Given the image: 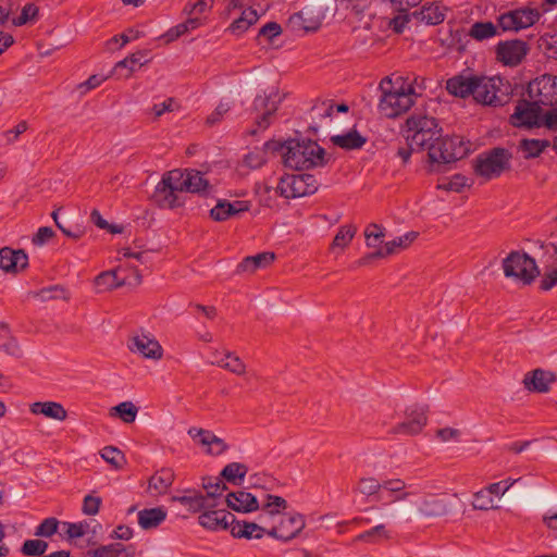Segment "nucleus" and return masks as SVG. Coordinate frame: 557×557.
<instances>
[{
	"instance_id": "1",
	"label": "nucleus",
	"mask_w": 557,
	"mask_h": 557,
	"mask_svg": "<svg viewBox=\"0 0 557 557\" xmlns=\"http://www.w3.org/2000/svg\"><path fill=\"white\" fill-rule=\"evenodd\" d=\"M306 517L290 508L283 496L267 493L263 507L255 519H234L230 535L235 540L260 541L265 537L289 543L306 529Z\"/></svg>"
},
{
	"instance_id": "2",
	"label": "nucleus",
	"mask_w": 557,
	"mask_h": 557,
	"mask_svg": "<svg viewBox=\"0 0 557 557\" xmlns=\"http://www.w3.org/2000/svg\"><path fill=\"white\" fill-rule=\"evenodd\" d=\"M209 183L203 174L196 170H172L166 172L157 184L152 199L162 208L173 209L183 205L182 194L207 191Z\"/></svg>"
},
{
	"instance_id": "3",
	"label": "nucleus",
	"mask_w": 557,
	"mask_h": 557,
	"mask_svg": "<svg viewBox=\"0 0 557 557\" xmlns=\"http://www.w3.org/2000/svg\"><path fill=\"white\" fill-rule=\"evenodd\" d=\"M201 488L206 492V500L197 518L198 524L210 532H230L235 516L226 507L224 493L227 487L220 480H202Z\"/></svg>"
},
{
	"instance_id": "4",
	"label": "nucleus",
	"mask_w": 557,
	"mask_h": 557,
	"mask_svg": "<svg viewBox=\"0 0 557 557\" xmlns=\"http://www.w3.org/2000/svg\"><path fill=\"white\" fill-rule=\"evenodd\" d=\"M441 131L442 128L434 116L422 112L412 113L401 127V136L408 148L399 149L398 156L404 162H407L413 151L429 148L440 136Z\"/></svg>"
},
{
	"instance_id": "5",
	"label": "nucleus",
	"mask_w": 557,
	"mask_h": 557,
	"mask_svg": "<svg viewBox=\"0 0 557 557\" xmlns=\"http://www.w3.org/2000/svg\"><path fill=\"white\" fill-rule=\"evenodd\" d=\"M424 79L407 82L397 79L388 90H384L379 102L380 113L388 119L397 117L409 110L422 95Z\"/></svg>"
},
{
	"instance_id": "6",
	"label": "nucleus",
	"mask_w": 557,
	"mask_h": 557,
	"mask_svg": "<svg viewBox=\"0 0 557 557\" xmlns=\"http://www.w3.org/2000/svg\"><path fill=\"white\" fill-rule=\"evenodd\" d=\"M285 166L295 170H308L325 164V151L310 139H288L278 143Z\"/></svg>"
},
{
	"instance_id": "7",
	"label": "nucleus",
	"mask_w": 557,
	"mask_h": 557,
	"mask_svg": "<svg viewBox=\"0 0 557 557\" xmlns=\"http://www.w3.org/2000/svg\"><path fill=\"white\" fill-rule=\"evenodd\" d=\"M510 123L516 127H546L557 131V108H543L531 99L522 100L517 103Z\"/></svg>"
},
{
	"instance_id": "8",
	"label": "nucleus",
	"mask_w": 557,
	"mask_h": 557,
	"mask_svg": "<svg viewBox=\"0 0 557 557\" xmlns=\"http://www.w3.org/2000/svg\"><path fill=\"white\" fill-rule=\"evenodd\" d=\"M394 414L398 420L389 423V433L403 436L419 435L429 423V407L422 403L399 406Z\"/></svg>"
},
{
	"instance_id": "9",
	"label": "nucleus",
	"mask_w": 557,
	"mask_h": 557,
	"mask_svg": "<svg viewBox=\"0 0 557 557\" xmlns=\"http://www.w3.org/2000/svg\"><path fill=\"white\" fill-rule=\"evenodd\" d=\"M471 143L461 136L437 137L428 150L431 170L436 171L437 166L442 164L465 158L471 151Z\"/></svg>"
},
{
	"instance_id": "10",
	"label": "nucleus",
	"mask_w": 557,
	"mask_h": 557,
	"mask_svg": "<svg viewBox=\"0 0 557 557\" xmlns=\"http://www.w3.org/2000/svg\"><path fill=\"white\" fill-rule=\"evenodd\" d=\"M127 349L131 354L152 362L161 361L165 354L157 336L146 329H137L128 336Z\"/></svg>"
},
{
	"instance_id": "11",
	"label": "nucleus",
	"mask_w": 557,
	"mask_h": 557,
	"mask_svg": "<svg viewBox=\"0 0 557 557\" xmlns=\"http://www.w3.org/2000/svg\"><path fill=\"white\" fill-rule=\"evenodd\" d=\"M504 274L517 283L529 285L540 271L533 258L524 252L513 251L503 260Z\"/></svg>"
},
{
	"instance_id": "12",
	"label": "nucleus",
	"mask_w": 557,
	"mask_h": 557,
	"mask_svg": "<svg viewBox=\"0 0 557 557\" xmlns=\"http://www.w3.org/2000/svg\"><path fill=\"white\" fill-rule=\"evenodd\" d=\"M194 446L209 457H221L230 450V445L209 429L191 426L187 431Z\"/></svg>"
},
{
	"instance_id": "13",
	"label": "nucleus",
	"mask_w": 557,
	"mask_h": 557,
	"mask_svg": "<svg viewBox=\"0 0 557 557\" xmlns=\"http://www.w3.org/2000/svg\"><path fill=\"white\" fill-rule=\"evenodd\" d=\"M282 99V95L275 87H270L256 97L253 106L257 112L256 125L258 131H264L271 125ZM252 133H257V129H253Z\"/></svg>"
},
{
	"instance_id": "14",
	"label": "nucleus",
	"mask_w": 557,
	"mask_h": 557,
	"mask_svg": "<svg viewBox=\"0 0 557 557\" xmlns=\"http://www.w3.org/2000/svg\"><path fill=\"white\" fill-rule=\"evenodd\" d=\"M213 0H191L185 7L188 17L186 22L176 25L168 33L170 39H175L189 30L201 26L206 21L208 13L212 9Z\"/></svg>"
},
{
	"instance_id": "15",
	"label": "nucleus",
	"mask_w": 557,
	"mask_h": 557,
	"mask_svg": "<svg viewBox=\"0 0 557 557\" xmlns=\"http://www.w3.org/2000/svg\"><path fill=\"white\" fill-rule=\"evenodd\" d=\"M529 98L543 108H557V76L544 74L528 86Z\"/></svg>"
},
{
	"instance_id": "16",
	"label": "nucleus",
	"mask_w": 557,
	"mask_h": 557,
	"mask_svg": "<svg viewBox=\"0 0 557 557\" xmlns=\"http://www.w3.org/2000/svg\"><path fill=\"white\" fill-rule=\"evenodd\" d=\"M277 189L284 198L293 199L314 194L318 183L310 174H287L281 178Z\"/></svg>"
},
{
	"instance_id": "17",
	"label": "nucleus",
	"mask_w": 557,
	"mask_h": 557,
	"mask_svg": "<svg viewBox=\"0 0 557 557\" xmlns=\"http://www.w3.org/2000/svg\"><path fill=\"white\" fill-rule=\"evenodd\" d=\"M540 17L541 13L536 8L523 7L500 14L497 23L504 32H519L533 26Z\"/></svg>"
},
{
	"instance_id": "18",
	"label": "nucleus",
	"mask_w": 557,
	"mask_h": 557,
	"mask_svg": "<svg viewBox=\"0 0 557 557\" xmlns=\"http://www.w3.org/2000/svg\"><path fill=\"white\" fill-rule=\"evenodd\" d=\"M102 532L101 523L96 519H84L76 522L62 521L60 534L70 543L78 539L87 537L91 543Z\"/></svg>"
},
{
	"instance_id": "19",
	"label": "nucleus",
	"mask_w": 557,
	"mask_h": 557,
	"mask_svg": "<svg viewBox=\"0 0 557 557\" xmlns=\"http://www.w3.org/2000/svg\"><path fill=\"white\" fill-rule=\"evenodd\" d=\"M226 507L238 513H251L262 511L263 497L259 499L247 490L226 491L224 493Z\"/></svg>"
},
{
	"instance_id": "20",
	"label": "nucleus",
	"mask_w": 557,
	"mask_h": 557,
	"mask_svg": "<svg viewBox=\"0 0 557 557\" xmlns=\"http://www.w3.org/2000/svg\"><path fill=\"white\" fill-rule=\"evenodd\" d=\"M503 86L504 79L500 76H478L472 96L482 104L496 106L500 103L498 92Z\"/></svg>"
},
{
	"instance_id": "21",
	"label": "nucleus",
	"mask_w": 557,
	"mask_h": 557,
	"mask_svg": "<svg viewBox=\"0 0 557 557\" xmlns=\"http://www.w3.org/2000/svg\"><path fill=\"white\" fill-rule=\"evenodd\" d=\"M209 361L211 364L237 376H244L247 373V364L244 360L236 352L224 347L210 349Z\"/></svg>"
},
{
	"instance_id": "22",
	"label": "nucleus",
	"mask_w": 557,
	"mask_h": 557,
	"mask_svg": "<svg viewBox=\"0 0 557 557\" xmlns=\"http://www.w3.org/2000/svg\"><path fill=\"white\" fill-rule=\"evenodd\" d=\"M324 18L323 5L309 4L289 17V25L294 30L310 32L318 29Z\"/></svg>"
},
{
	"instance_id": "23",
	"label": "nucleus",
	"mask_w": 557,
	"mask_h": 557,
	"mask_svg": "<svg viewBox=\"0 0 557 557\" xmlns=\"http://www.w3.org/2000/svg\"><path fill=\"white\" fill-rule=\"evenodd\" d=\"M509 156L504 149H494L476 160V173L486 178L498 176L508 165Z\"/></svg>"
},
{
	"instance_id": "24",
	"label": "nucleus",
	"mask_w": 557,
	"mask_h": 557,
	"mask_svg": "<svg viewBox=\"0 0 557 557\" xmlns=\"http://www.w3.org/2000/svg\"><path fill=\"white\" fill-rule=\"evenodd\" d=\"M357 231V226L352 223H347L338 227L327 247V253L333 260H338L347 253L356 237Z\"/></svg>"
},
{
	"instance_id": "25",
	"label": "nucleus",
	"mask_w": 557,
	"mask_h": 557,
	"mask_svg": "<svg viewBox=\"0 0 557 557\" xmlns=\"http://www.w3.org/2000/svg\"><path fill=\"white\" fill-rule=\"evenodd\" d=\"M556 374L545 369H533L528 371L522 379V385L529 393L546 394L556 382Z\"/></svg>"
},
{
	"instance_id": "26",
	"label": "nucleus",
	"mask_w": 557,
	"mask_h": 557,
	"mask_svg": "<svg viewBox=\"0 0 557 557\" xmlns=\"http://www.w3.org/2000/svg\"><path fill=\"white\" fill-rule=\"evenodd\" d=\"M528 51V45L519 39L500 41L496 47L497 59L508 66L520 64Z\"/></svg>"
},
{
	"instance_id": "27",
	"label": "nucleus",
	"mask_w": 557,
	"mask_h": 557,
	"mask_svg": "<svg viewBox=\"0 0 557 557\" xmlns=\"http://www.w3.org/2000/svg\"><path fill=\"white\" fill-rule=\"evenodd\" d=\"M249 472L247 463L242 461H231L226 463L218 476L203 478L202 480H220V482L227 487V484L233 486H242Z\"/></svg>"
},
{
	"instance_id": "28",
	"label": "nucleus",
	"mask_w": 557,
	"mask_h": 557,
	"mask_svg": "<svg viewBox=\"0 0 557 557\" xmlns=\"http://www.w3.org/2000/svg\"><path fill=\"white\" fill-rule=\"evenodd\" d=\"M28 410L35 417H42L55 422H64L69 418L65 407L54 400H38L29 404Z\"/></svg>"
},
{
	"instance_id": "29",
	"label": "nucleus",
	"mask_w": 557,
	"mask_h": 557,
	"mask_svg": "<svg viewBox=\"0 0 557 557\" xmlns=\"http://www.w3.org/2000/svg\"><path fill=\"white\" fill-rule=\"evenodd\" d=\"M174 482V472L171 469L162 468L151 474L143 486L145 493L150 497H160L169 491Z\"/></svg>"
},
{
	"instance_id": "30",
	"label": "nucleus",
	"mask_w": 557,
	"mask_h": 557,
	"mask_svg": "<svg viewBox=\"0 0 557 557\" xmlns=\"http://www.w3.org/2000/svg\"><path fill=\"white\" fill-rule=\"evenodd\" d=\"M418 512L428 517L444 516L449 511L448 499L443 495H424L416 503Z\"/></svg>"
},
{
	"instance_id": "31",
	"label": "nucleus",
	"mask_w": 557,
	"mask_h": 557,
	"mask_svg": "<svg viewBox=\"0 0 557 557\" xmlns=\"http://www.w3.org/2000/svg\"><path fill=\"white\" fill-rule=\"evenodd\" d=\"M28 264V257L23 250H14L9 247L0 249V270L16 274Z\"/></svg>"
},
{
	"instance_id": "32",
	"label": "nucleus",
	"mask_w": 557,
	"mask_h": 557,
	"mask_svg": "<svg viewBox=\"0 0 557 557\" xmlns=\"http://www.w3.org/2000/svg\"><path fill=\"white\" fill-rule=\"evenodd\" d=\"M168 518L163 506L144 508L137 512V523L144 531H151L162 525Z\"/></svg>"
},
{
	"instance_id": "33",
	"label": "nucleus",
	"mask_w": 557,
	"mask_h": 557,
	"mask_svg": "<svg viewBox=\"0 0 557 557\" xmlns=\"http://www.w3.org/2000/svg\"><path fill=\"white\" fill-rule=\"evenodd\" d=\"M148 54L144 51H137L125 59L119 61L111 74L117 78H128L134 72L148 63Z\"/></svg>"
},
{
	"instance_id": "34",
	"label": "nucleus",
	"mask_w": 557,
	"mask_h": 557,
	"mask_svg": "<svg viewBox=\"0 0 557 557\" xmlns=\"http://www.w3.org/2000/svg\"><path fill=\"white\" fill-rule=\"evenodd\" d=\"M447 9L440 2L425 3L420 10L412 13V17L425 25L441 24L446 16Z\"/></svg>"
},
{
	"instance_id": "35",
	"label": "nucleus",
	"mask_w": 557,
	"mask_h": 557,
	"mask_svg": "<svg viewBox=\"0 0 557 557\" xmlns=\"http://www.w3.org/2000/svg\"><path fill=\"white\" fill-rule=\"evenodd\" d=\"M139 413V407L132 400H124L111 406L108 411V418L129 425L135 423Z\"/></svg>"
},
{
	"instance_id": "36",
	"label": "nucleus",
	"mask_w": 557,
	"mask_h": 557,
	"mask_svg": "<svg viewBox=\"0 0 557 557\" xmlns=\"http://www.w3.org/2000/svg\"><path fill=\"white\" fill-rule=\"evenodd\" d=\"M419 233L416 231H409L403 235H399L392 240L386 242L380 250L376 252L379 257H388L397 255L404 250L410 248L413 243L418 239Z\"/></svg>"
},
{
	"instance_id": "37",
	"label": "nucleus",
	"mask_w": 557,
	"mask_h": 557,
	"mask_svg": "<svg viewBox=\"0 0 557 557\" xmlns=\"http://www.w3.org/2000/svg\"><path fill=\"white\" fill-rule=\"evenodd\" d=\"M330 140L335 147L341 149L355 150L362 148L368 138L354 127L349 131L331 136Z\"/></svg>"
},
{
	"instance_id": "38",
	"label": "nucleus",
	"mask_w": 557,
	"mask_h": 557,
	"mask_svg": "<svg viewBox=\"0 0 557 557\" xmlns=\"http://www.w3.org/2000/svg\"><path fill=\"white\" fill-rule=\"evenodd\" d=\"M91 221L98 228L109 234H121L126 227V223L115 218L111 211H94Z\"/></svg>"
},
{
	"instance_id": "39",
	"label": "nucleus",
	"mask_w": 557,
	"mask_h": 557,
	"mask_svg": "<svg viewBox=\"0 0 557 557\" xmlns=\"http://www.w3.org/2000/svg\"><path fill=\"white\" fill-rule=\"evenodd\" d=\"M475 75H457L446 82L447 91L459 98H466L473 95L476 82Z\"/></svg>"
},
{
	"instance_id": "40",
	"label": "nucleus",
	"mask_w": 557,
	"mask_h": 557,
	"mask_svg": "<svg viewBox=\"0 0 557 557\" xmlns=\"http://www.w3.org/2000/svg\"><path fill=\"white\" fill-rule=\"evenodd\" d=\"M171 500L181 504L189 512H198L199 515L206 500V492L203 490L202 492L196 490H185L174 495Z\"/></svg>"
},
{
	"instance_id": "41",
	"label": "nucleus",
	"mask_w": 557,
	"mask_h": 557,
	"mask_svg": "<svg viewBox=\"0 0 557 557\" xmlns=\"http://www.w3.org/2000/svg\"><path fill=\"white\" fill-rule=\"evenodd\" d=\"M275 260L273 252H261L256 256L246 257L237 267L239 273L252 274L259 269L271 265Z\"/></svg>"
},
{
	"instance_id": "42",
	"label": "nucleus",
	"mask_w": 557,
	"mask_h": 557,
	"mask_svg": "<svg viewBox=\"0 0 557 557\" xmlns=\"http://www.w3.org/2000/svg\"><path fill=\"white\" fill-rule=\"evenodd\" d=\"M269 151H278V141L269 140L262 147L253 148L245 156L244 163L250 169H258L265 163Z\"/></svg>"
},
{
	"instance_id": "43",
	"label": "nucleus",
	"mask_w": 557,
	"mask_h": 557,
	"mask_svg": "<svg viewBox=\"0 0 557 557\" xmlns=\"http://www.w3.org/2000/svg\"><path fill=\"white\" fill-rule=\"evenodd\" d=\"M124 284V278L119 275V270H107L94 278V287L97 293H108Z\"/></svg>"
},
{
	"instance_id": "44",
	"label": "nucleus",
	"mask_w": 557,
	"mask_h": 557,
	"mask_svg": "<svg viewBox=\"0 0 557 557\" xmlns=\"http://www.w3.org/2000/svg\"><path fill=\"white\" fill-rule=\"evenodd\" d=\"M382 491L387 493L393 502H405L411 496L407 483L400 478H388L382 481Z\"/></svg>"
},
{
	"instance_id": "45",
	"label": "nucleus",
	"mask_w": 557,
	"mask_h": 557,
	"mask_svg": "<svg viewBox=\"0 0 557 557\" xmlns=\"http://www.w3.org/2000/svg\"><path fill=\"white\" fill-rule=\"evenodd\" d=\"M100 458L114 471H122L127 466L125 454L113 445H107L99 450Z\"/></svg>"
},
{
	"instance_id": "46",
	"label": "nucleus",
	"mask_w": 557,
	"mask_h": 557,
	"mask_svg": "<svg viewBox=\"0 0 557 557\" xmlns=\"http://www.w3.org/2000/svg\"><path fill=\"white\" fill-rule=\"evenodd\" d=\"M259 16L260 13L252 8L243 9L239 16L234 17L233 23L230 25L231 33L236 36L244 34L259 20Z\"/></svg>"
},
{
	"instance_id": "47",
	"label": "nucleus",
	"mask_w": 557,
	"mask_h": 557,
	"mask_svg": "<svg viewBox=\"0 0 557 557\" xmlns=\"http://www.w3.org/2000/svg\"><path fill=\"white\" fill-rule=\"evenodd\" d=\"M53 220L66 236L77 237L82 231L79 221L72 218L71 211H55Z\"/></svg>"
},
{
	"instance_id": "48",
	"label": "nucleus",
	"mask_w": 557,
	"mask_h": 557,
	"mask_svg": "<svg viewBox=\"0 0 557 557\" xmlns=\"http://www.w3.org/2000/svg\"><path fill=\"white\" fill-rule=\"evenodd\" d=\"M157 252H159V249L137 244L122 249V256L124 258L133 259L140 264L150 263L153 255Z\"/></svg>"
},
{
	"instance_id": "49",
	"label": "nucleus",
	"mask_w": 557,
	"mask_h": 557,
	"mask_svg": "<svg viewBox=\"0 0 557 557\" xmlns=\"http://www.w3.org/2000/svg\"><path fill=\"white\" fill-rule=\"evenodd\" d=\"M334 115L335 104L330 101L315 104L311 111V117L318 127L327 125Z\"/></svg>"
},
{
	"instance_id": "50",
	"label": "nucleus",
	"mask_w": 557,
	"mask_h": 557,
	"mask_svg": "<svg viewBox=\"0 0 557 557\" xmlns=\"http://www.w3.org/2000/svg\"><path fill=\"white\" fill-rule=\"evenodd\" d=\"M366 244L370 248H376L383 244L386 236V230L383 225L377 223H370L363 231Z\"/></svg>"
},
{
	"instance_id": "51",
	"label": "nucleus",
	"mask_w": 557,
	"mask_h": 557,
	"mask_svg": "<svg viewBox=\"0 0 557 557\" xmlns=\"http://www.w3.org/2000/svg\"><path fill=\"white\" fill-rule=\"evenodd\" d=\"M392 537L391 531L384 524H379L369 531L358 535L357 541L369 544H379L388 541Z\"/></svg>"
},
{
	"instance_id": "52",
	"label": "nucleus",
	"mask_w": 557,
	"mask_h": 557,
	"mask_svg": "<svg viewBox=\"0 0 557 557\" xmlns=\"http://www.w3.org/2000/svg\"><path fill=\"white\" fill-rule=\"evenodd\" d=\"M497 34V27L492 22H476L469 30V36L478 41L493 38Z\"/></svg>"
},
{
	"instance_id": "53",
	"label": "nucleus",
	"mask_w": 557,
	"mask_h": 557,
	"mask_svg": "<svg viewBox=\"0 0 557 557\" xmlns=\"http://www.w3.org/2000/svg\"><path fill=\"white\" fill-rule=\"evenodd\" d=\"M356 491L364 496H375L382 491V481L373 476H363L358 480Z\"/></svg>"
},
{
	"instance_id": "54",
	"label": "nucleus",
	"mask_w": 557,
	"mask_h": 557,
	"mask_svg": "<svg viewBox=\"0 0 557 557\" xmlns=\"http://www.w3.org/2000/svg\"><path fill=\"white\" fill-rule=\"evenodd\" d=\"M548 146L547 140L542 139H523L519 149L525 158H535Z\"/></svg>"
},
{
	"instance_id": "55",
	"label": "nucleus",
	"mask_w": 557,
	"mask_h": 557,
	"mask_svg": "<svg viewBox=\"0 0 557 557\" xmlns=\"http://www.w3.org/2000/svg\"><path fill=\"white\" fill-rule=\"evenodd\" d=\"M540 289L544 292L552 290L554 288H557V265L556 264H548L544 268L540 282H539Z\"/></svg>"
},
{
	"instance_id": "56",
	"label": "nucleus",
	"mask_w": 557,
	"mask_h": 557,
	"mask_svg": "<svg viewBox=\"0 0 557 557\" xmlns=\"http://www.w3.org/2000/svg\"><path fill=\"white\" fill-rule=\"evenodd\" d=\"M539 47L549 59H557V30L540 37Z\"/></svg>"
},
{
	"instance_id": "57",
	"label": "nucleus",
	"mask_w": 557,
	"mask_h": 557,
	"mask_svg": "<svg viewBox=\"0 0 557 557\" xmlns=\"http://www.w3.org/2000/svg\"><path fill=\"white\" fill-rule=\"evenodd\" d=\"M28 128L26 121L18 122L13 128L7 129L0 134V146L12 145L18 140V137Z\"/></svg>"
},
{
	"instance_id": "58",
	"label": "nucleus",
	"mask_w": 557,
	"mask_h": 557,
	"mask_svg": "<svg viewBox=\"0 0 557 557\" xmlns=\"http://www.w3.org/2000/svg\"><path fill=\"white\" fill-rule=\"evenodd\" d=\"M472 507L479 510H490L496 508L494 499L490 496L485 488L473 494Z\"/></svg>"
},
{
	"instance_id": "59",
	"label": "nucleus",
	"mask_w": 557,
	"mask_h": 557,
	"mask_svg": "<svg viewBox=\"0 0 557 557\" xmlns=\"http://www.w3.org/2000/svg\"><path fill=\"white\" fill-rule=\"evenodd\" d=\"M135 38L136 34L134 33V30H128L127 33L113 36L112 38L106 41V49L108 51L121 49Z\"/></svg>"
},
{
	"instance_id": "60",
	"label": "nucleus",
	"mask_w": 557,
	"mask_h": 557,
	"mask_svg": "<svg viewBox=\"0 0 557 557\" xmlns=\"http://www.w3.org/2000/svg\"><path fill=\"white\" fill-rule=\"evenodd\" d=\"M102 499L95 494H88L84 497L82 512L86 516H96L100 511Z\"/></svg>"
},
{
	"instance_id": "61",
	"label": "nucleus",
	"mask_w": 557,
	"mask_h": 557,
	"mask_svg": "<svg viewBox=\"0 0 557 557\" xmlns=\"http://www.w3.org/2000/svg\"><path fill=\"white\" fill-rule=\"evenodd\" d=\"M48 548V544L41 540H27L22 546V553L25 556L42 555Z\"/></svg>"
},
{
	"instance_id": "62",
	"label": "nucleus",
	"mask_w": 557,
	"mask_h": 557,
	"mask_svg": "<svg viewBox=\"0 0 557 557\" xmlns=\"http://www.w3.org/2000/svg\"><path fill=\"white\" fill-rule=\"evenodd\" d=\"M124 550L120 544L101 545L89 554L91 557H119Z\"/></svg>"
},
{
	"instance_id": "63",
	"label": "nucleus",
	"mask_w": 557,
	"mask_h": 557,
	"mask_svg": "<svg viewBox=\"0 0 557 557\" xmlns=\"http://www.w3.org/2000/svg\"><path fill=\"white\" fill-rule=\"evenodd\" d=\"M61 522L54 518L45 519L37 528L36 535L50 537L55 532L60 531Z\"/></svg>"
},
{
	"instance_id": "64",
	"label": "nucleus",
	"mask_w": 557,
	"mask_h": 557,
	"mask_svg": "<svg viewBox=\"0 0 557 557\" xmlns=\"http://www.w3.org/2000/svg\"><path fill=\"white\" fill-rule=\"evenodd\" d=\"M37 16L38 8L33 3H28L22 9L21 15L14 20V24L21 26L27 23H32L37 20Z\"/></svg>"
}]
</instances>
